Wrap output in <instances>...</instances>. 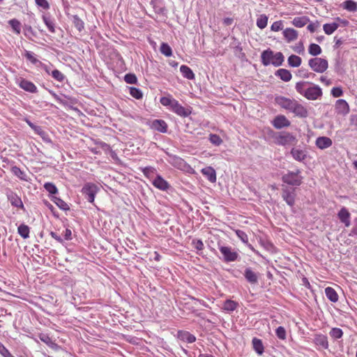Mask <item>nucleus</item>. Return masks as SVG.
Segmentation results:
<instances>
[{"mask_svg": "<svg viewBox=\"0 0 357 357\" xmlns=\"http://www.w3.org/2000/svg\"><path fill=\"white\" fill-rule=\"evenodd\" d=\"M296 91L307 100H315L322 96V90L318 86L308 82H299L296 84Z\"/></svg>", "mask_w": 357, "mask_h": 357, "instance_id": "f257e3e1", "label": "nucleus"}, {"mask_svg": "<svg viewBox=\"0 0 357 357\" xmlns=\"http://www.w3.org/2000/svg\"><path fill=\"white\" fill-rule=\"evenodd\" d=\"M261 58L262 63L266 66L271 64L278 67L281 66L284 61V56L282 53H274V52L271 50L264 51L261 53Z\"/></svg>", "mask_w": 357, "mask_h": 357, "instance_id": "f03ea898", "label": "nucleus"}, {"mask_svg": "<svg viewBox=\"0 0 357 357\" xmlns=\"http://www.w3.org/2000/svg\"><path fill=\"white\" fill-rule=\"evenodd\" d=\"M308 65L313 71L318 73L325 72L328 67L327 60L319 57L310 59L308 61Z\"/></svg>", "mask_w": 357, "mask_h": 357, "instance_id": "7ed1b4c3", "label": "nucleus"}, {"mask_svg": "<svg viewBox=\"0 0 357 357\" xmlns=\"http://www.w3.org/2000/svg\"><path fill=\"white\" fill-rule=\"evenodd\" d=\"M99 190L97 185L92 183H86L82 189V194L90 203H93L96 195Z\"/></svg>", "mask_w": 357, "mask_h": 357, "instance_id": "20e7f679", "label": "nucleus"}, {"mask_svg": "<svg viewBox=\"0 0 357 357\" xmlns=\"http://www.w3.org/2000/svg\"><path fill=\"white\" fill-rule=\"evenodd\" d=\"M301 172L297 170L296 172H289L282 177L284 183L291 185H300L302 183V177L299 175Z\"/></svg>", "mask_w": 357, "mask_h": 357, "instance_id": "39448f33", "label": "nucleus"}, {"mask_svg": "<svg viewBox=\"0 0 357 357\" xmlns=\"http://www.w3.org/2000/svg\"><path fill=\"white\" fill-rule=\"evenodd\" d=\"M218 248L223 256V259L226 262H231L237 260L239 255L231 247L218 245Z\"/></svg>", "mask_w": 357, "mask_h": 357, "instance_id": "423d86ee", "label": "nucleus"}, {"mask_svg": "<svg viewBox=\"0 0 357 357\" xmlns=\"http://www.w3.org/2000/svg\"><path fill=\"white\" fill-rule=\"evenodd\" d=\"M295 137L289 132H280L275 136V141L277 144L287 145L294 141Z\"/></svg>", "mask_w": 357, "mask_h": 357, "instance_id": "0eeeda50", "label": "nucleus"}, {"mask_svg": "<svg viewBox=\"0 0 357 357\" xmlns=\"http://www.w3.org/2000/svg\"><path fill=\"white\" fill-rule=\"evenodd\" d=\"M296 100L287 98L284 96H277L275 98V102L277 105L280 106L282 108L285 109L291 112L294 104H295Z\"/></svg>", "mask_w": 357, "mask_h": 357, "instance_id": "6e6552de", "label": "nucleus"}, {"mask_svg": "<svg viewBox=\"0 0 357 357\" xmlns=\"http://www.w3.org/2000/svg\"><path fill=\"white\" fill-rule=\"evenodd\" d=\"M282 197L286 203L292 206L295 202V197L296 194L294 192V189H290L288 187L285 186L282 188Z\"/></svg>", "mask_w": 357, "mask_h": 357, "instance_id": "1a4fd4ad", "label": "nucleus"}, {"mask_svg": "<svg viewBox=\"0 0 357 357\" xmlns=\"http://www.w3.org/2000/svg\"><path fill=\"white\" fill-rule=\"evenodd\" d=\"M171 109L175 114L181 117H187L191 114V109L190 108L183 107L176 100L173 104Z\"/></svg>", "mask_w": 357, "mask_h": 357, "instance_id": "9d476101", "label": "nucleus"}, {"mask_svg": "<svg viewBox=\"0 0 357 357\" xmlns=\"http://www.w3.org/2000/svg\"><path fill=\"white\" fill-rule=\"evenodd\" d=\"M151 182L155 188L162 191H167L171 187L169 183L159 174L156 175Z\"/></svg>", "mask_w": 357, "mask_h": 357, "instance_id": "9b49d317", "label": "nucleus"}, {"mask_svg": "<svg viewBox=\"0 0 357 357\" xmlns=\"http://www.w3.org/2000/svg\"><path fill=\"white\" fill-rule=\"evenodd\" d=\"M272 123L276 129H281L285 127H289L291 124L290 121L284 115L276 116Z\"/></svg>", "mask_w": 357, "mask_h": 357, "instance_id": "f8f14e48", "label": "nucleus"}, {"mask_svg": "<svg viewBox=\"0 0 357 357\" xmlns=\"http://www.w3.org/2000/svg\"><path fill=\"white\" fill-rule=\"evenodd\" d=\"M335 108L336 112L340 114L346 115L349 112V104L343 99H339L336 101Z\"/></svg>", "mask_w": 357, "mask_h": 357, "instance_id": "ddd939ff", "label": "nucleus"}, {"mask_svg": "<svg viewBox=\"0 0 357 357\" xmlns=\"http://www.w3.org/2000/svg\"><path fill=\"white\" fill-rule=\"evenodd\" d=\"M296 116L303 118L307 116V109L300 104L297 100L295 101V104H294L293 107L291 110Z\"/></svg>", "mask_w": 357, "mask_h": 357, "instance_id": "4468645a", "label": "nucleus"}, {"mask_svg": "<svg viewBox=\"0 0 357 357\" xmlns=\"http://www.w3.org/2000/svg\"><path fill=\"white\" fill-rule=\"evenodd\" d=\"M244 277L250 284H257L259 279V273L252 271L250 267L246 268L244 271Z\"/></svg>", "mask_w": 357, "mask_h": 357, "instance_id": "2eb2a0df", "label": "nucleus"}, {"mask_svg": "<svg viewBox=\"0 0 357 357\" xmlns=\"http://www.w3.org/2000/svg\"><path fill=\"white\" fill-rule=\"evenodd\" d=\"M283 36L287 41L289 43L296 40L298 38V31L292 28H287L282 32Z\"/></svg>", "mask_w": 357, "mask_h": 357, "instance_id": "dca6fc26", "label": "nucleus"}, {"mask_svg": "<svg viewBox=\"0 0 357 357\" xmlns=\"http://www.w3.org/2000/svg\"><path fill=\"white\" fill-rule=\"evenodd\" d=\"M314 343L321 349H327L328 348V338L325 335L316 334L314 338Z\"/></svg>", "mask_w": 357, "mask_h": 357, "instance_id": "f3484780", "label": "nucleus"}, {"mask_svg": "<svg viewBox=\"0 0 357 357\" xmlns=\"http://www.w3.org/2000/svg\"><path fill=\"white\" fill-rule=\"evenodd\" d=\"M151 126L152 129L162 133L167 131V124L163 120L155 119L152 121Z\"/></svg>", "mask_w": 357, "mask_h": 357, "instance_id": "a211bd4d", "label": "nucleus"}, {"mask_svg": "<svg viewBox=\"0 0 357 357\" xmlns=\"http://www.w3.org/2000/svg\"><path fill=\"white\" fill-rule=\"evenodd\" d=\"M19 86L23 90L30 92V93H36L37 87L36 85L25 79H22L19 83Z\"/></svg>", "mask_w": 357, "mask_h": 357, "instance_id": "6ab92c4d", "label": "nucleus"}, {"mask_svg": "<svg viewBox=\"0 0 357 357\" xmlns=\"http://www.w3.org/2000/svg\"><path fill=\"white\" fill-rule=\"evenodd\" d=\"M202 174L211 183L216 181V172L212 167H206L201 170Z\"/></svg>", "mask_w": 357, "mask_h": 357, "instance_id": "aec40b11", "label": "nucleus"}, {"mask_svg": "<svg viewBox=\"0 0 357 357\" xmlns=\"http://www.w3.org/2000/svg\"><path fill=\"white\" fill-rule=\"evenodd\" d=\"M337 215L340 221L344 224L345 227L350 226L351 215L346 208H342L339 211Z\"/></svg>", "mask_w": 357, "mask_h": 357, "instance_id": "412c9836", "label": "nucleus"}, {"mask_svg": "<svg viewBox=\"0 0 357 357\" xmlns=\"http://www.w3.org/2000/svg\"><path fill=\"white\" fill-rule=\"evenodd\" d=\"M332 144V140L327 137H319L316 139V145L321 149L328 148Z\"/></svg>", "mask_w": 357, "mask_h": 357, "instance_id": "4be33fe9", "label": "nucleus"}, {"mask_svg": "<svg viewBox=\"0 0 357 357\" xmlns=\"http://www.w3.org/2000/svg\"><path fill=\"white\" fill-rule=\"evenodd\" d=\"M310 22V18L307 16H298L295 17L291 23L292 24L298 28H301L305 26Z\"/></svg>", "mask_w": 357, "mask_h": 357, "instance_id": "5701e85b", "label": "nucleus"}, {"mask_svg": "<svg viewBox=\"0 0 357 357\" xmlns=\"http://www.w3.org/2000/svg\"><path fill=\"white\" fill-rule=\"evenodd\" d=\"M8 198L12 206L24 209V205L21 198L15 193L11 192L8 195Z\"/></svg>", "mask_w": 357, "mask_h": 357, "instance_id": "b1692460", "label": "nucleus"}, {"mask_svg": "<svg viewBox=\"0 0 357 357\" xmlns=\"http://www.w3.org/2000/svg\"><path fill=\"white\" fill-rule=\"evenodd\" d=\"M275 76L280 77L284 82H289L291 79L292 75L289 70L284 68L278 69L275 73Z\"/></svg>", "mask_w": 357, "mask_h": 357, "instance_id": "393cba45", "label": "nucleus"}, {"mask_svg": "<svg viewBox=\"0 0 357 357\" xmlns=\"http://www.w3.org/2000/svg\"><path fill=\"white\" fill-rule=\"evenodd\" d=\"M42 18L49 31L52 33H55V23L54 19H52L50 15H43Z\"/></svg>", "mask_w": 357, "mask_h": 357, "instance_id": "a878e982", "label": "nucleus"}, {"mask_svg": "<svg viewBox=\"0 0 357 357\" xmlns=\"http://www.w3.org/2000/svg\"><path fill=\"white\" fill-rule=\"evenodd\" d=\"M325 294L328 299L331 302L335 303L338 301V295L335 290L332 287H326L325 289Z\"/></svg>", "mask_w": 357, "mask_h": 357, "instance_id": "bb28decb", "label": "nucleus"}, {"mask_svg": "<svg viewBox=\"0 0 357 357\" xmlns=\"http://www.w3.org/2000/svg\"><path fill=\"white\" fill-rule=\"evenodd\" d=\"M178 337L180 340L188 343H192L196 340V337L194 335L186 331L178 332Z\"/></svg>", "mask_w": 357, "mask_h": 357, "instance_id": "cd10ccee", "label": "nucleus"}, {"mask_svg": "<svg viewBox=\"0 0 357 357\" xmlns=\"http://www.w3.org/2000/svg\"><path fill=\"white\" fill-rule=\"evenodd\" d=\"M287 61L289 66L296 68L301 66L302 59L297 55L291 54L288 57Z\"/></svg>", "mask_w": 357, "mask_h": 357, "instance_id": "c85d7f7f", "label": "nucleus"}, {"mask_svg": "<svg viewBox=\"0 0 357 357\" xmlns=\"http://www.w3.org/2000/svg\"><path fill=\"white\" fill-rule=\"evenodd\" d=\"M180 71L182 73L183 76L187 78L188 79H195V74L188 66L182 65L180 67Z\"/></svg>", "mask_w": 357, "mask_h": 357, "instance_id": "c756f323", "label": "nucleus"}, {"mask_svg": "<svg viewBox=\"0 0 357 357\" xmlns=\"http://www.w3.org/2000/svg\"><path fill=\"white\" fill-rule=\"evenodd\" d=\"M12 173L17 176L22 181H27L29 178L27 174L22 170H21L18 167L14 166L11 168Z\"/></svg>", "mask_w": 357, "mask_h": 357, "instance_id": "7c9ffc66", "label": "nucleus"}, {"mask_svg": "<svg viewBox=\"0 0 357 357\" xmlns=\"http://www.w3.org/2000/svg\"><path fill=\"white\" fill-rule=\"evenodd\" d=\"M252 345L255 351L259 355L264 352V345L261 340L254 337L252 339Z\"/></svg>", "mask_w": 357, "mask_h": 357, "instance_id": "2f4dec72", "label": "nucleus"}, {"mask_svg": "<svg viewBox=\"0 0 357 357\" xmlns=\"http://www.w3.org/2000/svg\"><path fill=\"white\" fill-rule=\"evenodd\" d=\"M238 306V303L231 300H227L225 301L223 304V310L227 312H233L234 311Z\"/></svg>", "mask_w": 357, "mask_h": 357, "instance_id": "473e14b6", "label": "nucleus"}, {"mask_svg": "<svg viewBox=\"0 0 357 357\" xmlns=\"http://www.w3.org/2000/svg\"><path fill=\"white\" fill-rule=\"evenodd\" d=\"M342 6L344 9L347 10L350 12H356L357 10V3L351 0L344 1Z\"/></svg>", "mask_w": 357, "mask_h": 357, "instance_id": "72a5a7b5", "label": "nucleus"}, {"mask_svg": "<svg viewBox=\"0 0 357 357\" xmlns=\"http://www.w3.org/2000/svg\"><path fill=\"white\" fill-rule=\"evenodd\" d=\"M144 175L150 180L154 178V175L156 173V169L153 167H146L142 169Z\"/></svg>", "mask_w": 357, "mask_h": 357, "instance_id": "f704fd0d", "label": "nucleus"}, {"mask_svg": "<svg viewBox=\"0 0 357 357\" xmlns=\"http://www.w3.org/2000/svg\"><path fill=\"white\" fill-rule=\"evenodd\" d=\"M339 26V24L333 22L331 24H325L323 26V29L326 34L331 35L332 34Z\"/></svg>", "mask_w": 357, "mask_h": 357, "instance_id": "c9c22d12", "label": "nucleus"}, {"mask_svg": "<svg viewBox=\"0 0 357 357\" xmlns=\"http://www.w3.org/2000/svg\"><path fill=\"white\" fill-rule=\"evenodd\" d=\"M291 153L293 158L298 161H303L306 156L303 151L296 149H292Z\"/></svg>", "mask_w": 357, "mask_h": 357, "instance_id": "e433bc0d", "label": "nucleus"}, {"mask_svg": "<svg viewBox=\"0 0 357 357\" xmlns=\"http://www.w3.org/2000/svg\"><path fill=\"white\" fill-rule=\"evenodd\" d=\"M268 19V17L265 14L260 15L257 20V26L259 29H264L267 26Z\"/></svg>", "mask_w": 357, "mask_h": 357, "instance_id": "4c0bfd02", "label": "nucleus"}, {"mask_svg": "<svg viewBox=\"0 0 357 357\" xmlns=\"http://www.w3.org/2000/svg\"><path fill=\"white\" fill-rule=\"evenodd\" d=\"M17 231L23 238L29 237V227L24 224H22L18 227Z\"/></svg>", "mask_w": 357, "mask_h": 357, "instance_id": "58836bf2", "label": "nucleus"}, {"mask_svg": "<svg viewBox=\"0 0 357 357\" xmlns=\"http://www.w3.org/2000/svg\"><path fill=\"white\" fill-rule=\"evenodd\" d=\"M308 52L312 56H318L321 53V48L319 45L312 43L309 46Z\"/></svg>", "mask_w": 357, "mask_h": 357, "instance_id": "ea45409f", "label": "nucleus"}, {"mask_svg": "<svg viewBox=\"0 0 357 357\" xmlns=\"http://www.w3.org/2000/svg\"><path fill=\"white\" fill-rule=\"evenodd\" d=\"M53 202L61 210L68 211L70 209L68 204L59 197H54Z\"/></svg>", "mask_w": 357, "mask_h": 357, "instance_id": "a19ab883", "label": "nucleus"}, {"mask_svg": "<svg viewBox=\"0 0 357 357\" xmlns=\"http://www.w3.org/2000/svg\"><path fill=\"white\" fill-rule=\"evenodd\" d=\"M175 101L176 99L172 98L171 96L162 97L160 100V103L163 106L169 107L170 109L172 108Z\"/></svg>", "mask_w": 357, "mask_h": 357, "instance_id": "79ce46f5", "label": "nucleus"}, {"mask_svg": "<svg viewBox=\"0 0 357 357\" xmlns=\"http://www.w3.org/2000/svg\"><path fill=\"white\" fill-rule=\"evenodd\" d=\"M160 50V52L166 56H171L172 54V48L167 43H162Z\"/></svg>", "mask_w": 357, "mask_h": 357, "instance_id": "37998d69", "label": "nucleus"}, {"mask_svg": "<svg viewBox=\"0 0 357 357\" xmlns=\"http://www.w3.org/2000/svg\"><path fill=\"white\" fill-rule=\"evenodd\" d=\"M329 335L333 339H340L342 337L343 332L339 328H333L329 332Z\"/></svg>", "mask_w": 357, "mask_h": 357, "instance_id": "c03bdc74", "label": "nucleus"}, {"mask_svg": "<svg viewBox=\"0 0 357 357\" xmlns=\"http://www.w3.org/2000/svg\"><path fill=\"white\" fill-rule=\"evenodd\" d=\"M73 22L74 26L76 27V29L79 31H81L84 29V23L77 15L73 16Z\"/></svg>", "mask_w": 357, "mask_h": 357, "instance_id": "a18cd8bd", "label": "nucleus"}, {"mask_svg": "<svg viewBox=\"0 0 357 357\" xmlns=\"http://www.w3.org/2000/svg\"><path fill=\"white\" fill-rule=\"evenodd\" d=\"M8 23L16 33L19 34L20 33V31H21L20 22L17 20H16V19L10 20L8 22Z\"/></svg>", "mask_w": 357, "mask_h": 357, "instance_id": "49530a36", "label": "nucleus"}, {"mask_svg": "<svg viewBox=\"0 0 357 357\" xmlns=\"http://www.w3.org/2000/svg\"><path fill=\"white\" fill-rule=\"evenodd\" d=\"M130 94L136 99H141L143 96L142 91L135 87L130 88Z\"/></svg>", "mask_w": 357, "mask_h": 357, "instance_id": "de8ad7c7", "label": "nucleus"}, {"mask_svg": "<svg viewBox=\"0 0 357 357\" xmlns=\"http://www.w3.org/2000/svg\"><path fill=\"white\" fill-rule=\"evenodd\" d=\"M209 140L211 144H213L215 146H219L222 142V140L220 137V136H218V135H215V134H211L209 136Z\"/></svg>", "mask_w": 357, "mask_h": 357, "instance_id": "09e8293b", "label": "nucleus"}, {"mask_svg": "<svg viewBox=\"0 0 357 357\" xmlns=\"http://www.w3.org/2000/svg\"><path fill=\"white\" fill-rule=\"evenodd\" d=\"M51 75L54 79L59 82H63L65 79L63 74L59 70H54L52 71Z\"/></svg>", "mask_w": 357, "mask_h": 357, "instance_id": "8fccbe9b", "label": "nucleus"}, {"mask_svg": "<svg viewBox=\"0 0 357 357\" xmlns=\"http://www.w3.org/2000/svg\"><path fill=\"white\" fill-rule=\"evenodd\" d=\"M153 8L155 13L158 14H164L165 12V8L162 6L160 2L152 1Z\"/></svg>", "mask_w": 357, "mask_h": 357, "instance_id": "3c124183", "label": "nucleus"}, {"mask_svg": "<svg viewBox=\"0 0 357 357\" xmlns=\"http://www.w3.org/2000/svg\"><path fill=\"white\" fill-rule=\"evenodd\" d=\"M275 333L277 337L280 340H285L286 339V330L282 326H279L277 328L275 331Z\"/></svg>", "mask_w": 357, "mask_h": 357, "instance_id": "603ef678", "label": "nucleus"}, {"mask_svg": "<svg viewBox=\"0 0 357 357\" xmlns=\"http://www.w3.org/2000/svg\"><path fill=\"white\" fill-rule=\"evenodd\" d=\"M44 188L50 194H56L58 192V190H57L56 187L55 186V185H54L52 183H46L44 185Z\"/></svg>", "mask_w": 357, "mask_h": 357, "instance_id": "864d4df0", "label": "nucleus"}, {"mask_svg": "<svg viewBox=\"0 0 357 357\" xmlns=\"http://www.w3.org/2000/svg\"><path fill=\"white\" fill-rule=\"evenodd\" d=\"M283 29V22L282 20L273 22L271 26L273 31H279Z\"/></svg>", "mask_w": 357, "mask_h": 357, "instance_id": "5fc2aeb1", "label": "nucleus"}, {"mask_svg": "<svg viewBox=\"0 0 357 357\" xmlns=\"http://www.w3.org/2000/svg\"><path fill=\"white\" fill-rule=\"evenodd\" d=\"M36 133H37L38 135H39L46 142H50V140L47 137V134L46 132L43 130V129L40 127V126H36V128H34V130Z\"/></svg>", "mask_w": 357, "mask_h": 357, "instance_id": "6e6d98bb", "label": "nucleus"}, {"mask_svg": "<svg viewBox=\"0 0 357 357\" xmlns=\"http://www.w3.org/2000/svg\"><path fill=\"white\" fill-rule=\"evenodd\" d=\"M236 234L243 243H248V237L243 231L238 229L236 231Z\"/></svg>", "mask_w": 357, "mask_h": 357, "instance_id": "4d7b16f0", "label": "nucleus"}, {"mask_svg": "<svg viewBox=\"0 0 357 357\" xmlns=\"http://www.w3.org/2000/svg\"><path fill=\"white\" fill-rule=\"evenodd\" d=\"M124 80L128 84H135L137 79L134 74H127L124 77Z\"/></svg>", "mask_w": 357, "mask_h": 357, "instance_id": "13d9d810", "label": "nucleus"}, {"mask_svg": "<svg viewBox=\"0 0 357 357\" xmlns=\"http://www.w3.org/2000/svg\"><path fill=\"white\" fill-rule=\"evenodd\" d=\"M24 56L29 61H31L33 64H36L38 62H39V61L34 56L33 53H32L31 52L26 51Z\"/></svg>", "mask_w": 357, "mask_h": 357, "instance_id": "bf43d9fd", "label": "nucleus"}, {"mask_svg": "<svg viewBox=\"0 0 357 357\" xmlns=\"http://www.w3.org/2000/svg\"><path fill=\"white\" fill-rule=\"evenodd\" d=\"M36 4L45 10L50 8V4L47 0H35Z\"/></svg>", "mask_w": 357, "mask_h": 357, "instance_id": "052dcab7", "label": "nucleus"}, {"mask_svg": "<svg viewBox=\"0 0 357 357\" xmlns=\"http://www.w3.org/2000/svg\"><path fill=\"white\" fill-rule=\"evenodd\" d=\"M331 94L333 97L338 98L342 96L343 91L340 87H334L331 90Z\"/></svg>", "mask_w": 357, "mask_h": 357, "instance_id": "680f3d73", "label": "nucleus"}, {"mask_svg": "<svg viewBox=\"0 0 357 357\" xmlns=\"http://www.w3.org/2000/svg\"><path fill=\"white\" fill-rule=\"evenodd\" d=\"M319 26V23L318 22H312L307 25V29L310 32L314 33Z\"/></svg>", "mask_w": 357, "mask_h": 357, "instance_id": "e2e57ef3", "label": "nucleus"}, {"mask_svg": "<svg viewBox=\"0 0 357 357\" xmlns=\"http://www.w3.org/2000/svg\"><path fill=\"white\" fill-rule=\"evenodd\" d=\"M0 353L4 356L7 357L8 356H10L8 350L4 347V345L0 342Z\"/></svg>", "mask_w": 357, "mask_h": 357, "instance_id": "0e129e2a", "label": "nucleus"}, {"mask_svg": "<svg viewBox=\"0 0 357 357\" xmlns=\"http://www.w3.org/2000/svg\"><path fill=\"white\" fill-rule=\"evenodd\" d=\"M193 244L194 247L198 250H202L204 248V243L201 240L193 241Z\"/></svg>", "mask_w": 357, "mask_h": 357, "instance_id": "69168bd1", "label": "nucleus"}, {"mask_svg": "<svg viewBox=\"0 0 357 357\" xmlns=\"http://www.w3.org/2000/svg\"><path fill=\"white\" fill-rule=\"evenodd\" d=\"M63 237L66 241H69L72 239V231L70 229H66L63 232Z\"/></svg>", "mask_w": 357, "mask_h": 357, "instance_id": "338daca9", "label": "nucleus"}, {"mask_svg": "<svg viewBox=\"0 0 357 357\" xmlns=\"http://www.w3.org/2000/svg\"><path fill=\"white\" fill-rule=\"evenodd\" d=\"M50 235L54 238L55 239L56 241H58L59 243H63V238L59 236L56 233L54 232V231H51L50 233Z\"/></svg>", "mask_w": 357, "mask_h": 357, "instance_id": "774afa93", "label": "nucleus"}]
</instances>
